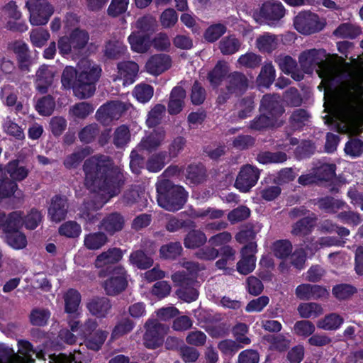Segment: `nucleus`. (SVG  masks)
I'll return each mask as SVG.
<instances>
[{
    "label": "nucleus",
    "mask_w": 363,
    "mask_h": 363,
    "mask_svg": "<svg viewBox=\"0 0 363 363\" xmlns=\"http://www.w3.org/2000/svg\"><path fill=\"white\" fill-rule=\"evenodd\" d=\"M85 186L101 197V207L111 198L118 195L123 184L121 169L114 167L106 156H94L84 164Z\"/></svg>",
    "instance_id": "1"
},
{
    "label": "nucleus",
    "mask_w": 363,
    "mask_h": 363,
    "mask_svg": "<svg viewBox=\"0 0 363 363\" xmlns=\"http://www.w3.org/2000/svg\"><path fill=\"white\" fill-rule=\"evenodd\" d=\"M344 59L337 54H328L324 49H310L302 52L298 57L301 69L306 74L316 71L326 87L323 91H351L338 89L345 80L346 74L340 67ZM352 91H363V86L358 84Z\"/></svg>",
    "instance_id": "2"
},
{
    "label": "nucleus",
    "mask_w": 363,
    "mask_h": 363,
    "mask_svg": "<svg viewBox=\"0 0 363 363\" xmlns=\"http://www.w3.org/2000/svg\"><path fill=\"white\" fill-rule=\"evenodd\" d=\"M325 110L349 128L363 119V92H324Z\"/></svg>",
    "instance_id": "3"
},
{
    "label": "nucleus",
    "mask_w": 363,
    "mask_h": 363,
    "mask_svg": "<svg viewBox=\"0 0 363 363\" xmlns=\"http://www.w3.org/2000/svg\"><path fill=\"white\" fill-rule=\"evenodd\" d=\"M260 110V116L251 122L252 129L260 130L268 127L279 126L283 123L284 109L277 94H265L261 101Z\"/></svg>",
    "instance_id": "4"
},
{
    "label": "nucleus",
    "mask_w": 363,
    "mask_h": 363,
    "mask_svg": "<svg viewBox=\"0 0 363 363\" xmlns=\"http://www.w3.org/2000/svg\"><path fill=\"white\" fill-rule=\"evenodd\" d=\"M183 267L189 271L188 274L184 272H177L172 275L171 278L174 284L180 287L177 291V296L189 303L195 301L198 297L194 274L203 267L194 262H184Z\"/></svg>",
    "instance_id": "5"
},
{
    "label": "nucleus",
    "mask_w": 363,
    "mask_h": 363,
    "mask_svg": "<svg viewBox=\"0 0 363 363\" xmlns=\"http://www.w3.org/2000/svg\"><path fill=\"white\" fill-rule=\"evenodd\" d=\"M28 173L29 170L18 160L9 162L6 170L0 165V201L13 195L18 189L16 182L25 179Z\"/></svg>",
    "instance_id": "6"
},
{
    "label": "nucleus",
    "mask_w": 363,
    "mask_h": 363,
    "mask_svg": "<svg viewBox=\"0 0 363 363\" xmlns=\"http://www.w3.org/2000/svg\"><path fill=\"white\" fill-rule=\"evenodd\" d=\"M168 180L160 181L157 184V202L160 206L169 211L181 209L187 199V193L182 186L169 188Z\"/></svg>",
    "instance_id": "7"
},
{
    "label": "nucleus",
    "mask_w": 363,
    "mask_h": 363,
    "mask_svg": "<svg viewBox=\"0 0 363 363\" xmlns=\"http://www.w3.org/2000/svg\"><path fill=\"white\" fill-rule=\"evenodd\" d=\"M325 21L320 20L317 13L311 11L299 12L294 18V28L303 35H311L321 31L325 26Z\"/></svg>",
    "instance_id": "8"
},
{
    "label": "nucleus",
    "mask_w": 363,
    "mask_h": 363,
    "mask_svg": "<svg viewBox=\"0 0 363 363\" xmlns=\"http://www.w3.org/2000/svg\"><path fill=\"white\" fill-rule=\"evenodd\" d=\"M26 7L29 11V21L33 26L47 24L54 13V7L47 0H28Z\"/></svg>",
    "instance_id": "9"
},
{
    "label": "nucleus",
    "mask_w": 363,
    "mask_h": 363,
    "mask_svg": "<svg viewBox=\"0 0 363 363\" xmlns=\"http://www.w3.org/2000/svg\"><path fill=\"white\" fill-rule=\"evenodd\" d=\"M145 333L143 336V343L149 349H155L163 344L164 335L169 330V327L162 324L158 320L150 318L145 324Z\"/></svg>",
    "instance_id": "10"
},
{
    "label": "nucleus",
    "mask_w": 363,
    "mask_h": 363,
    "mask_svg": "<svg viewBox=\"0 0 363 363\" xmlns=\"http://www.w3.org/2000/svg\"><path fill=\"white\" fill-rule=\"evenodd\" d=\"M259 178V170L254 166H243L237 177L235 186L240 191L247 192L253 187Z\"/></svg>",
    "instance_id": "11"
},
{
    "label": "nucleus",
    "mask_w": 363,
    "mask_h": 363,
    "mask_svg": "<svg viewBox=\"0 0 363 363\" xmlns=\"http://www.w3.org/2000/svg\"><path fill=\"white\" fill-rule=\"evenodd\" d=\"M18 350L17 353H13L7 358L5 363H33L35 357L38 359L43 358L42 352H36L32 345L27 340H21L18 342Z\"/></svg>",
    "instance_id": "12"
},
{
    "label": "nucleus",
    "mask_w": 363,
    "mask_h": 363,
    "mask_svg": "<svg viewBox=\"0 0 363 363\" xmlns=\"http://www.w3.org/2000/svg\"><path fill=\"white\" fill-rule=\"evenodd\" d=\"M127 283L126 271L122 267H116L105 281L104 289L107 294L114 296L123 291L126 288Z\"/></svg>",
    "instance_id": "13"
},
{
    "label": "nucleus",
    "mask_w": 363,
    "mask_h": 363,
    "mask_svg": "<svg viewBox=\"0 0 363 363\" xmlns=\"http://www.w3.org/2000/svg\"><path fill=\"white\" fill-rule=\"evenodd\" d=\"M257 244L250 242L244 246L241 251V259L237 263V270L242 274H248L252 272L256 266Z\"/></svg>",
    "instance_id": "14"
},
{
    "label": "nucleus",
    "mask_w": 363,
    "mask_h": 363,
    "mask_svg": "<svg viewBox=\"0 0 363 363\" xmlns=\"http://www.w3.org/2000/svg\"><path fill=\"white\" fill-rule=\"evenodd\" d=\"M286 9L280 1H267L259 10V16L269 25L280 21L285 15Z\"/></svg>",
    "instance_id": "15"
},
{
    "label": "nucleus",
    "mask_w": 363,
    "mask_h": 363,
    "mask_svg": "<svg viewBox=\"0 0 363 363\" xmlns=\"http://www.w3.org/2000/svg\"><path fill=\"white\" fill-rule=\"evenodd\" d=\"M172 66V58L167 54L152 55L146 63L147 72L154 75H159L169 69Z\"/></svg>",
    "instance_id": "16"
},
{
    "label": "nucleus",
    "mask_w": 363,
    "mask_h": 363,
    "mask_svg": "<svg viewBox=\"0 0 363 363\" xmlns=\"http://www.w3.org/2000/svg\"><path fill=\"white\" fill-rule=\"evenodd\" d=\"M229 65L228 62L224 60H218L214 67L207 74L206 79L211 86L216 89L222 84L225 79H227Z\"/></svg>",
    "instance_id": "17"
},
{
    "label": "nucleus",
    "mask_w": 363,
    "mask_h": 363,
    "mask_svg": "<svg viewBox=\"0 0 363 363\" xmlns=\"http://www.w3.org/2000/svg\"><path fill=\"white\" fill-rule=\"evenodd\" d=\"M125 225V218L119 213H112L101 220L99 228L110 235L122 230Z\"/></svg>",
    "instance_id": "18"
},
{
    "label": "nucleus",
    "mask_w": 363,
    "mask_h": 363,
    "mask_svg": "<svg viewBox=\"0 0 363 363\" xmlns=\"http://www.w3.org/2000/svg\"><path fill=\"white\" fill-rule=\"evenodd\" d=\"M68 211V203L65 197L55 196L52 199L48 208V216L52 221L58 223L64 220Z\"/></svg>",
    "instance_id": "19"
},
{
    "label": "nucleus",
    "mask_w": 363,
    "mask_h": 363,
    "mask_svg": "<svg viewBox=\"0 0 363 363\" xmlns=\"http://www.w3.org/2000/svg\"><path fill=\"white\" fill-rule=\"evenodd\" d=\"M128 41L131 50L138 53H145L152 46L150 35L140 31L132 32Z\"/></svg>",
    "instance_id": "20"
},
{
    "label": "nucleus",
    "mask_w": 363,
    "mask_h": 363,
    "mask_svg": "<svg viewBox=\"0 0 363 363\" xmlns=\"http://www.w3.org/2000/svg\"><path fill=\"white\" fill-rule=\"evenodd\" d=\"M118 74L123 81L124 86L132 84L138 76V65L133 61H123L117 65Z\"/></svg>",
    "instance_id": "21"
},
{
    "label": "nucleus",
    "mask_w": 363,
    "mask_h": 363,
    "mask_svg": "<svg viewBox=\"0 0 363 363\" xmlns=\"http://www.w3.org/2000/svg\"><path fill=\"white\" fill-rule=\"evenodd\" d=\"M23 223L22 214L20 211L11 213L8 216L0 211V229L5 233L19 231Z\"/></svg>",
    "instance_id": "22"
},
{
    "label": "nucleus",
    "mask_w": 363,
    "mask_h": 363,
    "mask_svg": "<svg viewBox=\"0 0 363 363\" xmlns=\"http://www.w3.org/2000/svg\"><path fill=\"white\" fill-rule=\"evenodd\" d=\"M86 308L91 315L105 318L111 309V304L106 297H94L87 302Z\"/></svg>",
    "instance_id": "23"
},
{
    "label": "nucleus",
    "mask_w": 363,
    "mask_h": 363,
    "mask_svg": "<svg viewBox=\"0 0 363 363\" xmlns=\"http://www.w3.org/2000/svg\"><path fill=\"white\" fill-rule=\"evenodd\" d=\"M165 138V131L163 128H160L154 130L145 138H143L137 148L139 150H146L152 151L160 147Z\"/></svg>",
    "instance_id": "24"
},
{
    "label": "nucleus",
    "mask_w": 363,
    "mask_h": 363,
    "mask_svg": "<svg viewBox=\"0 0 363 363\" xmlns=\"http://www.w3.org/2000/svg\"><path fill=\"white\" fill-rule=\"evenodd\" d=\"M55 72L48 65H41L35 74V87L37 91H48L52 86Z\"/></svg>",
    "instance_id": "25"
},
{
    "label": "nucleus",
    "mask_w": 363,
    "mask_h": 363,
    "mask_svg": "<svg viewBox=\"0 0 363 363\" xmlns=\"http://www.w3.org/2000/svg\"><path fill=\"white\" fill-rule=\"evenodd\" d=\"M250 80L242 72L235 71L227 76V91H247L250 87Z\"/></svg>",
    "instance_id": "26"
},
{
    "label": "nucleus",
    "mask_w": 363,
    "mask_h": 363,
    "mask_svg": "<svg viewBox=\"0 0 363 363\" xmlns=\"http://www.w3.org/2000/svg\"><path fill=\"white\" fill-rule=\"evenodd\" d=\"M13 50L16 55L19 69L28 72L31 61L28 45L21 41H16L13 44Z\"/></svg>",
    "instance_id": "27"
},
{
    "label": "nucleus",
    "mask_w": 363,
    "mask_h": 363,
    "mask_svg": "<svg viewBox=\"0 0 363 363\" xmlns=\"http://www.w3.org/2000/svg\"><path fill=\"white\" fill-rule=\"evenodd\" d=\"M101 69L99 66L92 67L89 71H82L79 75V89L89 86L88 91H96V82L101 76Z\"/></svg>",
    "instance_id": "28"
},
{
    "label": "nucleus",
    "mask_w": 363,
    "mask_h": 363,
    "mask_svg": "<svg viewBox=\"0 0 363 363\" xmlns=\"http://www.w3.org/2000/svg\"><path fill=\"white\" fill-rule=\"evenodd\" d=\"M313 168L318 182L331 181L336 176V166L334 164L318 161Z\"/></svg>",
    "instance_id": "29"
},
{
    "label": "nucleus",
    "mask_w": 363,
    "mask_h": 363,
    "mask_svg": "<svg viewBox=\"0 0 363 363\" xmlns=\"http://www.w3.org/2000/svg\"><path fill=\"white\" fill-rule=\"evenodd\" d=\"M123 252L121 249L113 247L103 252L97 256L95 260V266L97 268L106 267L108 264L119 262L123 257Z\"/></svg>",
    "instance_id": "30"
},
{
    "label": "nucleus",
    "mask_w": 363,
    "mask_h": 363,
    "mask_svg": "<svg viewBox=\"0 0 363 363\" xmlns=\"http://www.w3.org/2000/svg\"><path fill=\"white\" fill-rule=\"evenodd\" d=\"M79 75L77 69L72 66H67L62 71L61 75L62 87L69 91H77L79 89V82H78Z\"/></svg>",
    "instance_id": "31"
},
{
    "label": "nucleus",
    "mask_w": 363,
    "mask_h": 363,
    "mask_svg": "<svg viewBox=\"0 0 363 363\" xmlns=\"http://www.w3.org/2000/svg\"><path fill=\"white\" fill-rule=\"evenodd\" d=\"M118 109L119 106L116 103H108L98 109L96 113V118L104 125L108 124L112 120L119 118Z\"/></svg>",
    "instance_id": "32"
},
{
    "label": "nucleus",
    "mask_w": 363,
    "mask_h": 363,
    "mask_svg": "<svg viewBox=\"0 0 363 363\" xmlns=\"http://www.w3.org/2000/svg\"><path fill=\"white\" fill-rule=\"evenodd\" d=\"M65 301V311L69 314L79 315L81 294L75 289H69L63 296Z\"/></svg>",
    "instance_id": "33"
},
{
    "label": "nucleus",
    "mask_w": 363,
    "mask_h": 363,
    "mask_svg": "<svg viewBox=\"0 0 363 363\" xmlns=\"http://www.w3.org/2000/svg\"><path fill=\"white\" fill-rule=\"evenodd\" d=\"M98 324L94 319H88L84 325H81L79 321L77 320H70L69 321V326L71 330L76 333L77 335L81 338H86L91 335L94 332Z\"/></svg>",
    "instance_id": "34"
},
{
    "label": "nucleus",
    "mask_w": 363,
    "mask_h": 363,
    "mask_svg": "<svg viewBox=\"0 0 363 363\" xmlns=\"http://www.w3.org/2000/svg\"><path fill=\"white\" fill-rule=\"evenodd\" d=\"M127 52V47L118 40H108L106 43L104 53L109 60H118Z\"/></svg>",
    "instance_id": "35"
},
{
    "label": "nucleus",
    "mask_w": 363,
    "mask_h": 363,
    "mask_svg": "<svg viewBox=\"0 0 363 363\" xmlns=\"http://www.w3.org/2000/svg\"><path fill=\"white\" fill-rule=\"evenodd\" d=\"M275 69L272 63L264 65L258 75L256 82L259 88L268 89L275 79Z\"/></svg>",
    "instance_id": "36"
},
{
    "label": "nucleus",
    "mask_w": 363,
    "mask_h": 363,
    "mask_svg": "<svg viewBox=\"0 0 363 363\" xmlns=\"http://www.w3.org/2000/svg\"><path fill=\"white\" fill-rule=\"evenodd\" d=\"M49 357V363H88V359L81 351L74 350L69 356L60 353L57 355L50 354Z\"/></svg>",
    "instance_id": "37"
},
{
    "label": "nucleus",
    "mask_w": 363,
    "mask_h": 363,
    "mask_svg": "<svg viewBox=\"0 0 363 363\" xmlns=\"http://www.w3.org/2000/svg\"><path fill=\"white\" fill-rule=\"evenodd\" d=\"M108 242V238L104 233H91L84 236V245L91 250H96L101 248Z\"/></svg>",
    "instance_id": "38"
},
{
    "label": "nucleus",
    "mask_w": 363,
    "mask_h": 363,
    "mask_svg": "<svg viewBox=\"0 0 363 363\" xmlns=\"http://www.w3.org/2000/svg\"><path fill=\"white\" fill-rule=\"evenodd\" d=\"M362 33L359 26L349 23H341L333 32V34L338 38L354 39Z\"/></svg>",
    "instance_id": "39"
},
{
    "label": "nucleus",
    "mask_w": 363,
    "mask_h": 363,
    "mask_svg": "<svg viewBox=\"0 0 363 363\" xmlns=\"http://www.w3.org/2000/svg\"><path fill=\"white\" fill-rule=\"evenodd\" d=\"M130 263L140 269H147L152 266L153 259L142 250H136L130 255Z\"/></svg>",
    "instance_id": "40"
},
{
    "label": "nucleus",
    "mask_w": 363,
    "mask_h": 363,
    "mask_svg": "<svg viewBox=\"0 0 363 363\" xmlns=\"http://www.w3.org/2000/svg\"><path fill=\"white\" fill-rule=\"evenodd\" d=\"M343 318L337 313H330L319 320L318 328L325 330H335L338 329L343 323Z\"/></svg>",
    "instance_id": "41"
},
{
    "label": "nucleus",
    "mask_w": 363,
    "mask_h": 363,
    "mask_svg": "<svg viewBox=\"0 0 363 363\" xmlns=\"http://www.w3.org/2000/svg\"><path fill=\"white\" fill-rule=\"evenodd\" d=\"M69 38L72 42L73 51L76 52L83 49L86 45L89 35L86 31L75 28L71 32Z\"/></svg>",
    "instance_id": "42"
},
{
    "label": "nucleus",
    "mask_w": 363,
    "mask_h": 363,
    "mask_svg": "<svg viewBox=\"0 0 363 363\" xmlns=\"http://www.w3.org/2000/svg\"><path fill=\"white\" fill-rule=\"evenodd\" d=\"M298 312L303 318H315L323 313L322 306L316 303H302L298 306Z\"/></svg>",
    "instance_id": "43"
},
{
    "label": "nucleus",
    "mask_w": 363,
    "mask_h": 363,
    "mask_svg": "<svg viewBox=\"0 0 363 363\" xmlns=\"http://www.w3.org/2000/svg\"><path fill=\"white\" fill-rule=\"evenodd\" d=\"M50 311L46 308H33L29 315L30 322L33 325L44 326L50 318Z\"/></svg>",
    "instance_id": "44"
},
{
    "label": "nucleus",
    "mask_w": 363,
    "mask_h": 363,
    "mask_svg": "<svg viewBox=\"0 0 363 363\" xmlns=\"http://www.w3.org/2000/svg\"><path fill=\"white\" fill-rule=\"evenodd\" d=\"M318 205L320 209L325 212L334 213L346 206L347 203L343 201L335 199L332 197H325L320 199L318 201Z\"/></svg>",
    "instance_id": "45"
},
{
    "label": "nucleus",
    "mask_w": 363,
    "mask_h": 363,
    "mask_svg": "<svg viewBox=\"0 0 363 363\" xmlns=\"http://www.w3.org/2000/svg\"><path fill=\"white\" fill-rule=\"evenodd\" d=\"M240 43L238 38L234 36L223 38L219 43V48L224 55H230L235 53L240 49Z\"/></svg>",
    "instance_id": "46"
},
{
    "label": "nucleus",
    "mask_w": 363,
    "mask_h": 363,
    "mask_svg": "<svg viewBox=\"0 0 363 363\" xmlns=\"http://www.w3.org/2000/svg\"><path fill=\"white\" fill-rule=\"evenodd\" d=\"M227 27L220 23L212 24L204 32V39L208 43H214L225 33Z\"/></svg>",
    "instance_id": "47"
},
{
    "label": "nucleus",
    "mask_w": 363,
    "mask_h": 363,
    "mask_svg": "<svg viewBox=\"0 0 363 363\" xmlns=\"http://www.w3.org/2000/svg\"><path fill=\"white\" fill-rule=\"evenodd\" d=\"M185 92H171L168 112L171 115L180 113L184 105Z\"/></svg>",
    "instance_id": "48"
},
{
    "label": "nucleus",
    "mask_w": 363,
    "mask_h": 363,
    "mask_svg": "<svg viewBox=\"0 0 363 363\" xmlns=\"http://www.w3.org/2000/svg\"><path fill=\"white\" fill-rule=\"evenodd\" d=\"M182 247L178 242L162 245L160 249V256L165 259H174L181 255Z\"/></svg>",
    "instance_id": "49"
},
{
    "label": "nucleus",
    "mask_w": 363,
    "mask_h": 363,
    "mask_svg": "<svg viewBox=\"0 0 363 363\" xmlns=\"http://www.w3.org/2000/svg\"><path fill=\"white\" fill-rule=\"evenodd\" d=\"M207 238L200 230H192L188 233L184 239V245L187 248H196L206 242Z\"/></svg>",
    "instance_id": "50"
},
{
    "label": "nucleus",
    "mask_w": 363,
    "mask_h": 363,
    "mask_svg": "<svg viewBox=\"0 0 363 363\" xmlns=\"http://www.w3.org/2000/svg\"><path fill=\"white\" fill-rule=\"evenodd\" d=\"M81 233L82 228L80 225L73 220L67 221L59 228V233L67 238H77Z\"/></svg>",
    "instance_id": "51"
},
{
    "label": "nucleus",
    "mask_w": 363,
    "mask_h": 363,
    "mask_svg": "<svg viewBox=\"0 0 363 363\" xmlns=\"http://www.w3.org/2000/svg\"><path fill=\"white\" fill-rule=\"evenodd\" d=\"M169 161L165 152H160L152 155L148 160L147 168L150 172H157L160 171L164 164Z\"/></svg>",
    "instance_id": "52"
},
{
    "label": "nucleus",
    "mask_w": 363,
    "mask_h": 363,
    "mask_svg": "<svg viewBox=\"0 0 363 363\" xmlns=\"http://www.w3.org/2000/svg\"><path fill=\"white\" fill-rule=\"evenodd\" d=\"M287 156L285 153L277 152H265L257 155V161L262 164L281 163L286 160Z\"/></svg>",
    "instance_id": "53"
},
{
    "label": "nucleus",
    "mask_w": 363,
    "mask_h": 363,
    "mask_svg": "<svg viewBox=\"0 0 363 363\" xmlns=\"http://www.w3.org/2000/svg\"><path fill=\"white\" fill-rule=\"evenodd\" d=\"M186 179L191 184H198L203 181L205 177V169L199 164H190L186 169Z\"/></svg>",
    "instance_id": "54"
},
{
    "label": "nucleus",
    "mask_w": 363,
    "mask_h": 363,
    "mask_svg": "<svg viewBox=\"0 0 363 363\" xmlns=\"http://www.w3.org/2000/svg\"><path fill=\"white\" fill-rule=\"evenodd\" d=\"M55 103L50 96H45L39 99L35 108L38 112L42 116H50L54 111Z\"/></svg>",
    "instance_id": "55"
},
{
    "label": "nucleus",
    "mask_w": 363,
    "mask_h": 363,
    "mask_svg": "<svg viewBox=\"0 0 363 363\" xmlns=\"http://www.w3.org/2000/svg\"><path fill=\"white\" fill-rule=\"evenodd\" d=\"M315 330V325L309 320L297 321L294 326V333L303 337H307L311 335Z\"/></svg>",
    "instance_id": "56"
},
{
    "label": "nucleus",
    "mask_w": 363,
    "mask_h": 363,
    "mask_svg": "<svg viewBox=\"0 0 363 363\" xmlns=\"http://www.w3.org/2000/svg\"><path fill=\"white\" fill-rule=\"evenodd\" d=\"M107 335L106 332L97 330L85 340L86 347L93 350H99L106 339Z\"/></svg>",
    "instance_id": "57"
},
{
    "label": "nucleus",
    "mask_w": 363,
    "mask_h": 363,
    "mask_svg": "<svg viewBox=\"0 0 363 363\" xmlns=\"http://www.w3.org/2000/svg\"><path fill=\"white\" fill-rule=\"evenodd\" d=\"M49 32L42 28L33 29L30 32V41L35 47L41 48L50 38Z\"/></svg>",
    "instance_id": "58"
},
{
    "label": "nucleus",
    "mask_w": 363,
    "mask_h": 363,
    "mask_svg": "<svg viewBox=\"0 0 363 363\" xmlns=\"http://www.w3.org/2000/svg\"><path fill=\"white\" fill-rule=\"evenodd\" d=\"M272 250L277 257L284 259L291 253L292 245L288 240H278L274 242Z\"/></svg>",
    "instance_id": "59"
},
{
    "label": "nucleus",
    "mask_w": 363,
    "mask_h": 363,
    "mask_svg": "<svg viewBox=\"0 0 363 363\" xmlns=\"http://www.w3.org/2000/svg\"><path fill=\"white\" fill-rule=\"evenodd\" d=\"M6 233V241L8 244L14 249H22L26 246L27 240L24 234L20 231H15Z\"/></svg>",
    "instance_id": "60"
},
{
    "label": "nucleus",
    "mask_w": 363,
    "mask_h": 363,
    "mask_svg": "<svg viewBox=\"0 0 363 363\" xmlns=\"http://www.w3.org/2000/svg\"><path fill=\"white\" fill-rule=\"evenodd\" d=\"M308 119L309 115L305 110L298 109L291 115L290 123L294 130H297L307 125Z\"/></svg>",
    "instance_id": "61"
},
{
    "label": "nucleus",
    "mask_w": 363,
    "mask_h": 363,
    "mask_svg": "<svg viewBox=\"0 0 363 363\" xmlns=\"http://www.w3.org/2000/svg\"><path fill=\"white\" fill-rule=\"evenodd\" d=\"M238 61L239 64L247 68L254 69L260 65L262 57L253 52H247L242 55Z\"/></svg>",
    "instance_id": "62"
},
{
    "label": "nucleus",
    "mask_w": 363,
    "mask_h": 363,
    "mask_svg": "<svg viewBox=\"0 0 363 363\" xmlns=\"http://www.w3.org/2000/svg\"><path fill=\"white\" fill-rule=\"evenodd\" d=\"M165 111V106L162 104H157L148 114L146 123L149 127H153L159 124Z\"/></svg>",
    "instance_id": "63"
},
{
    "label": "nucleus",
    "mask_w": 363,
    "mask_h": 363,
    "mask_svg": "<svg viewBox=\"0 0 363 363\" xmlns=\"http://www.w3.org/2000/svg\"><path fill=\"white\" fill-rule=\"evenodd\" d=\"M178 21V14L174 9H165L160 16L161 25L164 28L173 27Z\"/></svg>",
    "instance_id": "64"
}]
</instances>
